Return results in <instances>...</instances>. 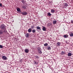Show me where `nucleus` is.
Wrapping results in <instances>:
<instances>
[{"instance_id": "f257e3e1", "label": "nucleus", "mask_w": 73, "mask_h": 73, "mask_svg": "<svg viewBox=\"0 0 73 73\" xmlns=\"http://www.w3.org/2000/svg\"><path fill=\"white\" fill-rule=\"evenodd\" d=\"M0 28L1 30L4 31L5 32H7L6 27L4 25H2L0 26Z\"/></svg>"}, {"instance_id": "f03ea898", "label": "nucleus", "mask_w": 73, "mask_h": 73, "mask_svg": "<svg viewBox=\"0 0 73 73\" xmlns=\"http://www.w3.org/2000/svg\"><path fill=\"white\" fill-rule=\"evenodd\" d=\"M7 32H5L4 30H0V34H3V33H5Z\"/></svg>"}, {"instance_id": "7ed1b4c3", "label": "nucleus", "mask_w": 73, "mask_h": 73, "mask_svg": "<svg viewBox=\"0 0 73 73\" xmlns=\"http://www.w3.org/2000/svg\"><path fill=\"white\" fill-rule=\"evenodd\" d=\"M21 13L23 15H27V13L26 11L22 12Z\"/></svg>"}, {"instance_id": "20e7f679", "label": "nucleus", "mask_w": 73, "mask_h": 73, "mask_svg": "<svg viewBox=\"0 0 73 73\" xmlns=\"http://www.w3.org/2000/svg\"><path fill=\"white\" fill-rule=\"evenodd\" d=\"M2 59H4V60H7V57L5 56H2Z\"/></svg>"}, {"instance_id": "39448f33", "label": "nucleus", "mask_w": 73, "mask_h": 73, "mask_svg": "<svg viewBox=\"0 0 73 73\" xmlns=\"http://www.w3.org/2000/svg\"><path fill=\"white\" fill-rule=\"evenodd\" d=\"M25 36L26 37H29V34L27 33V34L25 35Z\"/></svg>"}, {"instance_id": "423d86ee", "label": "nucleus", "mask_w": 73, "mask_h": 73, "mask_svg": "<svg viewBox=\"0 0 73 73\" xmlns=\"http://www.w3.org/2000/svg\"><path fill=\"white\" fill-rule=\"evenodd\" d=\"M29 33H31V32H32V29L31 28H30L29 29L28 31Z\"/></svg>"}, {"instance_id": "0eeeda50", "label": "nucleus", "mask_w": 73, "mask_h": 73, "mask_svg": "<svg viewBox=\"0 0 73 73\" xmlns=\"http://www.w3.org/2000/svg\"><path fill=\"white\" fill-rule=\"evenodd\" d=\"M25 50L26 53H28L29 52V50H28V49H26Z\"/></svg>"}, {"instance_id": "6e6552de", "label": "nucleus", "mask_w": 73, "mask_h": 73, "mask_svg": "<svg viewBox=\"0 0 73 73\" xmlns=\"http://www.w3.org/2000/svg\"><path fill=\"white\" fill-rule=\"evenodd\" d=\"M68 36V35H65L63 36V37H64V38H67Z\"/></svg>"}, {"instance_id": "1a4fd4ad", "label": "nucleus", "mask_w": 73, "mask_h": 73, "mask_svg": "<svg viewBox=\"0 0 73 73\" xmlns=\"http://www.w3.org/2000/svg\"><path fill=\"white\" fill-rule=\"evenodd\" d=\"M64 6L65 7H67V6H68V4L67 3H64Z\"/></svg>"}, {"instance_id": "9d476101", "label": "nucleus", "mask_w": 73, "mask_h": 73, "mask_svg": "<svg viewBox=\"0 0 73 73\" xmlns=\"http://www.w3.org/2000/svg\"><path fill=\"white\" fill-rule=\"evenodd\" d=\"M17 11H18V12H20V11H21V10H20V9H19V8H18L17 9Z\"/></svg>"}, {"instance_id": "9b49d317", "label": "nucleus", "mask_w": 73, "mask_h": 73, "mask_svg": "<svg viewBox=\"0 0 73 73\" xmlns=\"http://www.w3.org/2000/svg\"><path fill=\"white\" fill-rule=\"evenodd\" d=\"M70 37H73V33L71 32L70 34Z\"/></svg>"}, {"instance_id": "f8f14e48", "label": "nucleus", "mask_w": 73, "mask_h": 73, "mask_svg": "<svg viewBox=\"0 0 73 73\" xmlns=\"http://www.w3.org/2000/svg\"><path fill=\"white\" fill-rule=\"evenodd\" d=\"M42 29L43 31H46V29H45V27H43Z\"/></svg>"}, {"instance_id": "ddd939ff", "label": "nucleus", "mask_w": 73, "mask_h": 73, "mask_svg": "<svg viewBox=\"0 0 73 73\" xmlns=\"http://www.w3.org/2000/svg\"><path fill=\"white\" fill-rule=\"evenodd\" d=\"M52 23H48L47 24V26L48 27H49V26H51V25H52Z\"/></svg>"}, {"instance_id": "4468645a", "label": "nucleus", "mask_w": 73, "mask_h": 73, "mask_svg": "<svg viewBox=\"0 0 73 73\" xmlns=\"http://www.w3.org/2000/svg\"><path fill=\"white\" fill-rule=\"evenodd\" d=\"M32 32L33 33H36V30H35V29H33L32 30Z\"/></svg>"}, {"instance_id": "2eb2a0df", "label": "nucleus", "mask_w": 73, "mask_h": 73, "mask_svg": "<svg viewBox=\"0 0 73 73\" xmlns=\"http://www.w3.org/2000/svg\"><path fill=\"white\" fill-rule=\"evenodd\" d=\"M60 44H61V43L59 42H58L57 43V44L58 46H60Z\"/></svg>"}, {"instance_id": "dca6fc26", "label": "nucleus", "mask_w": 73, "mask_h": 73, "mask_svg": "<svg viewBox=\"0 0 73 73\" xmlns=\"http://www.w3.org/2000/svg\"><path fill=\"white\" fill-rule=\"evenodd\" d=\"M68 56H72V54L71 53H69L68 54Z\"/></svg>"}, {"instance_id": "f3484780", "label": "nucleus", "mask_w": 73, "mask_h": 73, "mask_svg": "<svg viewBox=\"0 0 73 73\" xmlns=\"http://www.w3.org/2000/svg\"><path fill=\"white\" fill-rule=\"evenodd\" d=\"M38 52L39 54H41L42 53V51H41V50L39 51H38Z\"/></svg>"}, {"instance_id": "a211bd4d", "label": "nucleus", "mask_w": 73, "mask_h": 73, "mask_svg": "<svg viewBox=\"0 0 73 73\" xmlns=\"http://www.w3.org/2000/svg\"><path fill=\"white\" fill-rule=\"evenodd\" d=\"M48 16H50L51 15H52V14H50V13H48Z\"/></svg>"}, {"instance_id": "6ab92c4d", "label": "nucleus", "mask_w": 73, "mask_h": 73, "mask_svg": "<svg viewBox=\"0 0 73 73\" xmlns=\"http://www.w3.org/2000/svg\"><path fill=\"white\" fill-rule=\"evenodd\" d=\"M56 22H57V21H53V24H56Z\"/></svg>"}, {"instance_id": "aec40b11", "label": "nucleus", "mask_w": 73, "mask_h": 73, "mask_svg": "<svg viewBox=\"0 0 73 73\" xmlns=\"http://www.w3.org/2000/svg\"><path fill=\"white\" fill-rule=\"evenodd\" d=\"M51 12L52 13H54V9H52L51 10Z\"/></svg>"}, {"instance_id": "412c9836", "label": "nucleus", "mask_w": 73, "mask_h": 73, "mask_svg": "<svg viewBox=\"0 0 73 73\" xmlns=\"http://www.w3.org/2000/svg\"><path fill=\"white\" fill-rule=\"evenodd\" d=\"M40 27L38 26L36 27V29H39V30L40 29Z\"/></svg>"}, {"instance_id": "4be33fe9", "label": "nucleus", "mask_w": 73, "mask_h": 73, "mask_svg": "<svg viewBox=\"0 0 73 73\" xmlns=\"http://www.w3.org/2000/svg\"><path fill=\"white\" fill-rule=\"evenodd\" d=\"M22 8H23V9H26V7L25 6H23L22 7Z\"/></svg>"}, {"instance_id": "5701e85b", "label": "nucleus", "mask_w": 73, "mask_h": 73, "mask_svg": "<svg viewBox=\"0 0 73 73\" xmlns=\"http://www.w3.org/2000/svg\"><path fill=\"white\" fill-rule=\"evenodd\" d=\"M41 50V49L40 48L38 47V51H39V50Z\"/></svg>"}, {"instance_id": "b1692460", "label": "nucleus", "mask_w": 73, "mask_h": 73, "mask_svg": "<svg viewBox=\"0 0 73 73\" xmlns=\"http://www.w3.org/2000/svg\"><path fill=\"white\" fill-rule=\"evenodd\" d=\"M51 49V48H50V47H47V50H50Z\"/></svg>"}, {"instance_id": "393cba45", "label": "nucleus", "mask_w": 73, "mask_h": 73, "mask_svg": "<svg viewBox=\"0 0 73 73\" xmlns=\"http://www.w3.org/2000/svg\"><path fill=\"white\" fill-rule=\"evenodd\" d=\"M61 54L62 55H64V54H65V52H64L63 51H62Z\"/></svg>"}, {"instance_id": "a878e982", "label": "nucleus", "mask_w": 73, "mask_h": 73, "mask_svg": "<svg viewBox=\"0 0 73 73\" xmlns=\"http://www.w3.org/2000/svg\"><path fill=\"white\" fill-rule=\"evenodd\" d=\"M48 45V43H46L44 44V46H47V45Z\"/></svg>"}, {"instance_id": "bb28decb", "label": "nucleus", "mask_w": 73, "mask_h": 73, "mask_svg": "<svg viewBox=\"0 0 73 73\" xmlns=\"http://www.w3.org/2000/svg\"><path fill=\"white\" fill-rule=\"evenodd\" d=\"M22 2L23 4H24V3H25V1L24 0H22Z\"/></svg>"}, {"instance_id": "cd10ccee", "label": "nucleus", "mask_w": 73, "mask_h": 73, "mask_svg": "<svg viewBox=\"0 0 73 73\" xmlns=\"http://www.w3.org/2000/svg\"><path fill=\"white\" fill-rule=\"evenodd\" d=\"M0 48H3V46L0 45Z\"/></svg>"}, {"instance_id": "c85d7f7f", "label": "nucleus", "mask_w": 73, "mask_h": 73, "mask_svg": "<svg viewBox=\"0 0 73 73\" xmlns=\"http://www.w3.org/2000/svg\"><path fill=\"white\" fill-rule=\"evenodd\" d=\"M34 26H32L31 27V29H33V28H34Z\"/></svg>"}, {"instance_id": "c756f323", "label": "nucleus", "mask_w": 73, "mask_h": 73, "mask_svg": "<svg viewBox=\"0 0 73 73\" xmlns=\"http://www.w3.org/2000/svg\"><path fill=\"white\" fill-rule=\"evenodd\" d=\"M34 63L35 64H37V63H36V62L35 61H34Z\"/></svg>"}, {"instance_id": "7c9ffc66", "label": "nucleus", "mask_w": 73, "mask_h": 73, "mask_svg": "<svg viewBox=\"0 0 73 73\" xmlns=\"http://www.w3.org/2000/svg\"><path fill=\"white\" fill-rule=\"evenodd\" d=\"M35 57H36V58H39L38 56H36Z\"/></svg>"}, {"instance_id": "2f4dec72", "label": "nucleus", "mask_w": 73, "mask_h": 73, "mask_svg": "<svg viewBox=\"0 0 73 73\" xmlns=\"http://www.w3.org/2000/svg\"><path fill=\"white\" fill-rule=\"evenodd\" d=\"M71 23H73V20L71 21Z\"/></svg>"}, {"instance_id": "473e14b6", "label": "nucleus", "mask_w": 73, "mask_h": 73, "mask_svg": "<svg viewBox=\"0 0 73 73\" xmlns=\"http://www.w3.org/2000/svg\"><path fill=\"white\" fill-rule=\"evenodd\" d=\"M0 7H2V4L0 3Z\"/></svg>"}]
</instances>
